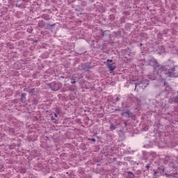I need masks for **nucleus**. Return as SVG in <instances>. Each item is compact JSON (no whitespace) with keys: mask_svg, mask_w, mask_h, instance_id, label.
I'll list each match as a JSON object with an SVG mask.
<instances>
[{"mask_svg":"<svg viewBox=\"0 0 178 178\" xmlns=\"http://www.w3.org/2000/svg\"><path fill=\"white\" fill-rule=\"evenodd\" d=\"M108 62H112V60H108Z\"/></svg>","mask_w":178,"mask_h":178,"instance_id":"11","label":"nucleus"},{"mask_svg":"<svg viewBox=\"0 0 178 178\" xmlns=\"http://www.w3.org/2000/svg\"><path fill=\"white\" fill-rule=\"evenodd\" d=\"M26 93H22L21 97V101L22 102H24L26 101Z\"/></svg>","mask_w":178,"mask_h":178,"instance_id":"4","label":"nucleus"},{"mask_svg":"<svg viewBox=\"0 0 178 178\" xmlns=\"http://www.w3.org/2000/svg\"><path fill=\"white\" fill-rule=\"evenodd\" d=\"M110 129H111V130H115V129H116V127L115 125L112 124V125H111Z\"/></svg>","mask_w":178,"mask_h":178,"instance_id":"5","label":"nucleus"},{"mask_svg":"<svg viewBox=\"0 0 178 178\" xmlns=\"http://www.w3.org/2000/svg\"><path fill=\"white\" fill-rule=\"evenodd\" d=\"M146 168H147V169H149V165H147V166H146Z\"/></svg>","mask_w":178,"mask_h":178,"instance_id":"10","label":"nucleus"},{"mask_svg":"<svg viewBox=\"0 0 178 178\" xmlns=\"http://www.w3.org/2000/svg\"><path fill=\"white\" fill-rule=\"evenodd\" d=\"M51 119L54 120V119H55V118H54V117H51Z\"/></svg>","mask_w":178,"mask_h":178,"instance_id":"12","label":"nucleus"},{"mask_svg":"<svg viewBox=\"0 0 178 178\" xmlns=\"http://www.w3.org/2000/svg\"><path fill=\"white\" fill-rule=\"evenodd\" d=\"M137 86H138V84H136V88H137Z\"/></svg>","mask_w":178,"mask_h":178,"instance_id":"13","label":"nucleus"},{"mask_svg":"<svg viewBox=\"0 0 178 178\" xmlns=\"http://www.w3.org/2000/svg\"><path fill=\"white\" fill-rule=\"evenodd\" d=\"M51 87L53 91H58L59 88H60V83H54L51 84Z\"/></svg>","mask_w":178,"mask_h":178,"instance_id":"2","label":"nucleus"},{"mask_svg":"<svg viewBox=\"0 0 178 178\" xmlns=\"http://www.w3.org/2000/svg\"><path fill=\"white\" fill-rule=\"evenodd\" d=\"M158 73L165 74L168 77H178V66H175L172 70H165V67H161Z\"/></svg>","mask_w":178,"mask_h":178,"instance_id":"1","label":"nucleus"},{"mask_svg":"<svg viewBox=\"0 0 178 178\" xmlns=\"http://www.w3.org/2000/svg\"><path fill=\"white\" fill-rule=\"evenodd\" d=\"M107 66H108L109 70H111V72L115 70V69H116V64H115V63H111V64L108 63L107 65Z\"/></svg>","mask_w":178,"mask_h":178,"instance_id":"3","label":"nucleus"},{"mask_svg":"<svg viewBox=\"0 0 178 178\" xmlns=\"http://www.w3.org/2000/svg\"><path fill=\"white\" fill-rule=\"evenodd\" d=\"M174 102L178 103V97L174 99Z\"/></svg>","mask_w":178,"mask_h":178,"instance_id":"6","label":"nucleus"},{"mask_svg":"<svg viewBox=\"0 0 178 178\" xmlns=\"http://www.w3.org/2000/svg\"><path fill=\"white\" fill-rule=\"evenodd\" d=\"M92 141H95V139H92Z\"/></svg>","mask_w":178,"mask_h":178,"instance_id":"14","label":"nucleus"},{"mask_svg":"<svg viewBox=\"0 0 178 178\" xmlns=\"http://www.w3.org/2000/svg\"><path fill=\"white\" fill-rule=\"evenodd\" d=\"M71 83H72V84H74L76 83V81H72Z\"/></svg>","mask_w":178,"mask_h":178,"instance_id":"8","label":"nucleus"},{"mask_svg":"<svg viewBox=\"0 0 178 178\" xmlns=\"http://www.w3.org/2000/svg\"><path fill=\"white\" fill-rule=\"evenodd\" d=\"M54 115H55V118H58V114L55 113Z\"/></svg>","mask_w":178,"mask_h":178,"instance_id":"7","label":"nucleus"},{"mask_svg":"<svg viewBox=\"0 0 178 178\" xmlns=\"http://www.w3.org/2000/svg\"><path fill=\"white\" fill-rule=\"evenodd\" d=\"M153 62H155V63H156V60L153 59Z\"/></svg>","mask_w":178,"mask_h":178,"instance_id":"9","label":"nucleus"}]
</instances>
